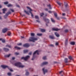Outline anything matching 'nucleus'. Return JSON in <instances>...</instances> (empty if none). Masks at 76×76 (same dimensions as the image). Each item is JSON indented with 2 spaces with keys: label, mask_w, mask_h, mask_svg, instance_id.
<instances>
[{
  "label": "nucleus",
  "mask_w": 76,
  "mask_h": 76,
  "mask_svg": "<svg viewBox=\"0 0 76 76\" xmlns=\"http://www.w3.org/2000/svg\"><path fill=\"white\" fill-rule=\"evenodd\" d=\"M29 70L30 71H31V72H32L34 70V69L32 68H30Z\"/></svg>",
  "instance_id": "obj_38"
},
{
  "label": "nucleus",
  "mask_w": 76,
  "mask_h": 76,
  "mask_svg": "<svg viewBox=\"0 0 76 76\" xmlns=\"http://www.w3.org/2000/svg\"><path fill=\"white\" fill-rule=\"evenodd\" d=\"M50 47H53L54 45H50Z\"/></svg>",
  "instance_id": "obj_55"
},
{
  "label": "nucleus",
  "mask_w": 76,
  "mask_h": 76,
  "mask_svg": "<svg viewBox=\"0 0 76 76\" xmlns=\"http://www.w3.org/2000/svg\"><path fill=\"white\" fill-rule=\"evenodd\" d=\"M43 60H46L47 59V57L46 56H44L42 58Z\"/></svg>",
  "instance_id": "obj_33"
},
{
  "label": "nucleus",
  "mask_w": 76,
  "mask_h": 76,
  "mask_svg": "<svg viewBox=\"0 0 76 76\" xmlns=\"http://www.w3.org/2000/svg\"><path fill=\"white\" fill-rule=\"evenodd\" d=\"M64 31L65 32H69V30L67 29H66Z\"/></svg>",
  "instance_id": "obj_44"
},
{
  "label": "nucleus",
  "mask_w": 76,
  "mask_h": 76,
  "mask_svg": "<svg viewBox=\"0 0 76 76\" xmlns=\"http://www.w3.org/2000/svg\"><path fill=\"white\" fill-rule=\"evenodd\" d=\"M58 45V42H56V45Z\"/></svg>",
  "instance_id": "obj_52"
},
{
  "label": "nucleus",
  "mask_w": 76,
  "mask_h": 76,
  "mask_svg": "<svg viewBox=\"0 0 76 76\" xmlns=\"http://www.w3.org/2000/svg\"><path fill=\"white\" fill-rule=\"evenodd\" d=\"M24 12H25V13H26L27 15H29V12H28L26 11V10H24Z\"/></svg>",
  "instance_id": "obj_27"
},
{
  "label": "nucleus",
  "mask_w": 76,
  "mask_h": 76,
  "mask_svg": "<svg viewBox=\"0 0 76 76\" xmlns=\"http://www.w3.org/2000/svg\"><path fill=\"white\" fill-rule=\"evenodd\" d=\"M10 10H11V11H12V12H15L14 10L13 9H10Z\"/></svg>",
  "instance_id": "obj_41"
},
{
  "label": "nucleus",
  "mask_w": 76,
  "mask_h": 76,
  "mask_svg": "<svg viewBox=\"0 0 76 76\" xmlns=\"http://www.w3.org/2000/svg\"><path fill=\"white\" fill-rule=\"evenodd\" d=\"M14 65L15 66L18 67L19 68H23V67H25V66L22 65V64L20 62L15 63L14 64Z\"/></svg>",
  "instance_id": "obj_1"
},
{
  "label": "nucleus",
  "mask_w": 76,
  "mask_h": 76,
  "mask_svg": "<svg viewBox=\"0 0 76 76\" xmlns=\"http://www.w3.org/2000/svg\"><path fill=\"white\" fill-rule=\"evenodd\" d=\"M8 69L10 70V72H13V70L12 69H10L9 68H8Z\"/></svg>",
  "instance_id": "obj_49"
},
{
  "label": "nucleus",
  "mask_w": 76,
  "mask_h": 76,
  "mask_svg": "<svg viewBox=\"0 0 76 76\" xmlns=\"http://www.w3.org/2000/svg\"><path fill=\"white\" fill-rule=\"evenodd\" d=\"M68 42V39H66L65 42V45H67V43Z\"/></svg>",
  "instance_id": "obj_21"
},
{
  "label": "nucleus",
  "mask_w": 76,
  "mask_h": 76,
  "mask_svg": "<svg viewBox=\"0 0 76 76\" xmlns=\"http://www.w3.org/2000/svg\"><path fill=\"white\" fill-rule=\"evenodd\" d=\"M44 15V14L43 13H42L40 14V15L41 16H43Z\"/></svg>",
  "instance_id": "obj_40"
},
{
  "label": "nucleus",
  "mask_w": 76,
  "mask_h": 76,
  "mask_svg": "<svg viewBox=\"0 0 76 76\" xmlns=\"http://www.w3.org/2000/svg\"><path fill=\"white\" fill-rule=\"evenodd\" d=\"M11 56V54H9L8 55H4V57L5 58H9L10 57V56Z\"/></svg>",
  "instance_id": "obj_11"
},
{
  "label": "nucleus",
  "mask_w": 76,
  "mask_h": 76,
  "mask_svg": "<svg viewBox=\"0 0 76 76\" xmlns=\"http://www.w3.org/2000/svg\"><path fill=\"white\" fill-rule=\"evenodd\" d=\"M42 70L43 71L44 75L45 74V73H48V70L47 69H45V68H44L42 69Z\"/></svg>",
  "instance_id": "obj_6"
},
{
  "label": "nucleus",
  "mask_w": 76,
  "mask_h": 76,
  "mask_svg": "<svg viewBox=\"0 0 76 76\" xmlns=\"http://www.w3.org/2000/svg\"><path fill=\"white\" fill-rule=\"evenodd\" d=\"M23 46L24 47H29V45L28 44L26 43L23 45Z\"/></svg>",
  "instance_id": "obj_10"
},
{
  "label": "nucleus",
  "mask_w": 76,
  "mask_h": 76,
  "mask_svg": "<svg viewBox=\"0 0 76 76\" xmlns=\"http://www.w3.org/2000/svg\"><path fill=\"white\" fill-rule=\"evenodd\" d=\"M1 67L3 68V69H6V68L8 67V66H6V65H1Z\"/></svg>",
  "instance_id": "obj_15"
},
{
  "label": "nucleus",
  "mask_w": 76,
  "mask_h": 76,
  "mask_svg": "<svg viewBox=\"0 0 76 76\" xmlns=\"http://www.w3.org/2000/svg\"><path fill=\"white\" fill-rule=\"evenodd\" d=\"M36 53H37V54L38 55H39V53H38V51L37 50L36 51H35L34 53H33V58H32L31 60H34V59H35V57H36V56H35V54H36Z\"/></svg>",
  "instance_id": "obj_3"
},
{
  "label": "nucleus",
  "mask_w": 76,
  "mask_h": 76,
  "mask_svg": "<svg viewBox=\"0 0 76 76\" xmlns=\"http://www.w3.org/2000/svg\"><path fill=\"white\" fill-rule=\"evenodd\" d=\"M55 35H56V36L57 37H59V36H60L59 35V34H58L57 33H55Z\"/></svg>",
  "instance_id": "obj_22"
},
{
  "label": "nucleus",
  "mask_w": 76,
  "mask_h": 76,
  "mask_svg": "<svg viewBox=\"0 0 76 76\" xmlns=\"http://www.w3.org/2000/svg\"><path fill=\"white\" fill-rule=\"evenodd\" d=\"M70 44H71V45H75V42H71Z\"/></svg>",
  "instance_id": "obj_24"
},
{
  "label": "nucleus",
  "mask_w": 76,
  "mask_h": 76,
  "mask_svg": "<svg viewBox=\"0 0 76 76\" xmlns=\"http://www.w3.org/2000/svg\"><path fill=\"white\" fill-rule=\"evenodd\" d=\"M48 62H43L41 64V66H43L44 65H46L47 64H48Z\"/></svg>",
  "instance_id": "obj_7"
},
{
  "label": "nucleus",
  "mask_w": 76,
  "mask_h": 76,
  "mask_svg": "<svg viewBox=\"0 0 76 76\" xmlns=\"http://www.w3.org/2000/svg\"><path fill=\"white\" fill-rule=\"evenodd\" d=\"M10 35H11V33L10 32H9L8 34H7V35L8 36H10Z\"/></svg>",
  "instance_id": "obj_43"
},
{
  "label": "nucleus",
  "mask_w": 76,
  "mask_h": 76,
  "mask_svg": "<svg viewBox=\"0 0 76 76\" xmlns=\"http://www.w3.org/2000/svg\"><path fill=\"white\" fill-rule=\"evenodd\" d=\"M10 13H11V12H9L6 13V15L4 16V18H5V19L7 18V16H8L9 14H10Z\"/></svg>",
  "instance_id": "obj_8"
},
{
  "label": "nucleus",
  "mask_w": 76,
  "mask_h": 76,
  "mask_svg": "<svg viewBox=\"0 0 76 76\" xmlns=\"http://www.w3.org/2000/svg\"><path fill=\"white\" fill-rule=\"evenodd\" d=\"M2 42H4V43L5 42V40L4 39L2 40Z\"/></svg>",
  "instance_id": "obj_48"
},
{
  "label": "nucleus",
  "mask_w": 76,
  "mask_h": 76,
  "mask_svg": "<svg viewBox=\"0 0 76 76\" xmlns=\"http://www.w3.org/2000/svg\"><path fill=\"white\" fill-rule=\"evenodd\" d=\"M64 61L65 63H69V61H68V59H67V58H65Z\"/></svg>",
  "instance_id": "obj_19"
},
{
  "label": "nucleus",
  "mask_w": 76,
  "mask_h": 76,
  "mask_svg": "<svg viewBox=\"0 0 76 76\" xmlns=\"http://www.w3.org/2000/svg\"><path fill=\"white\" fill-rule=\"evenodd\" d=\"M41 32H45V29H41Z\"/></svg>",
  "instance_id": "obj_30"
},
{
  "label": "nucleus",
  "mask_w": 76,
  "mask_h": 76,
  "mask_svg": "<svg viewBox=\"0 0 76 76\" xmlns=\"http://www.w3.org/2000/svg\"><path fill=\"white\" fill-rule=\"evenodd\" d=\"M22 43H18L17 44V45H18V46H20V45H22Z\"/></svg>",
  "instance_id": "obj_37"
},
{
  "label": "nucleus",
  "mask_w": 76,
  "mask_h": 76,
  "mask_svg": "<svg viewBox=\"0 0 76 76\" xmlns=\"http://www.w3.org/2000/svg\"><path fill=\"white\" fill-rule=\"evenodd\" d=\"M2 10L3 11V13H5V12L7 10H6V8H4L2 9Z\"/></svg>",
  "instance_id": "obj_20"
},
{
  "label": "nucleus",
  "mask_w": 76,
  "mask_h": 76,
  "mask_svg": "<svg viewBox=\"0 0 76 76\" xmlns=\"http://www.w3.org/2000/svg\"><path fill=\"white\" fill-rule=\"evenodd\" d=\"M56 18H57V19L58 20H59V19H60V18H59V17H56Z\"/></svg>",
  "instance_id": "obj_57"
},
{
  "label": "nucleus",
  "mask_w": 76,
  "mask_h": 76,
  "mask_svg": "<svg viewBox=\"0 0 76 76\" xmlns=\"http://www.w3.org/2000/svg\"><path fill=\"white\" fill-rule=\"evenodd\" d=\"M31 36H32L33 37L34 36V35H35V34L34 33H31Z\"/></svg>",
  "instance_id": "obj_31"
},
{
  "label": "nucleus",
  "mask_w": 76,
  "mask_h": 76,
  "mask_svg": "<svg viewBox=\"0 0 76 76\" xmlns=\"http://www.w3.org/2000/svg\"><path fill=\"white\" fill-rule=\"evenodd\" d=\"M51 20L52 22H53L54 23V22H55V20H54V19H53V18H51Z\"/></svg>",
  "instance_id": "obj_34"
},
{
  "label": "nucleus",
  "mask_w": 76,
  "mask_h": 76,
  "mask_svg": "<svg viewBox=\"0 0 76 76\" xmlns=\"http://www.w3.org/2000/svg\"><path fill=\"white\" fill-rule=\"evenodd\" d=\"M35 18L36 19H38L39 18L38 17V16L37 15H36L35 16Z\"/></svg>",
  "instance_id": "obj_42"
},
{
  "label": "nucleus",
  "mask_w": 76,
  "mask_h": 76,
  "mask_svg": "<svg viewBox=\"0 0 76 76\" xmlns=\"http://www.w3.org/2000/svg\"><path fill=\"white\" fill-rule=\"evenodd\" d=\"M15 57H12V60H15Z\"/></svg>",
  "instance_id": "obj_51"
},
{
  "label": "nucleus",
  "mask_w": 76,
  "mask_h": 76,
  "mask_svg": "<svg viewBox=\"0 0 76 76\" xmlns=\"http://www.w3.org/2000/svg\"><path fill=\"white\" fill-rule=\"evenodd\" d=\"M4 4H8V2H4Z\"/></svg>",
  "instance_id": "obj_45"
},
{
  "label": "nucleus",
  "mask_w": 76,
  "mask_h": 76,
  "mask_svg": "<svg viewBox=\"0 0 76 76\" xmlns=\"http://www.w3.org/2000/svg\"><path fill=\"white\" fill-rule=\"evenodd\" d=\"M64 6L65 7V8H67V7H68V4H67V3L64 2Z\"/></svg>",
  "instance_id": "obj_17"
},
{
  "label": "nucleus",
  "mask_w": 76,
  "mask_h": 76,
  "mask_svg": "<svg viewBox=\"0 0 76 76\" xmlns=\"http://www.w3.org/2000/svg\"><path fill=\"white\" fill-rule=\"evenodd\" d=\"M29 40L30 42L32 41V42H35V41L38 40V39L34 37H30Z\"/></svg>",
  "instance_id": "obj_2"
},
{
  "label": "nucleus",
  "mask_w": 76,
  "mask_h": 76,
  "mask_svg": "<svg viewBox=\"0 0 76 76\" xmlns=\"http://www.w3.org/2000/svg\"><path fill=\"white\" fill-rule=\"evenodd\" d=\"M28 51H29V50H23L24 53V54L28 53Z\"/></svg>",
  "instance_id": "obj_16"
},
{
  "label": "nucleus",
  "mask_w": 76,
  "mask_h": 76,
  "mask_svg": "<svg viewBox=\"0 0 76 76\" xmlns=\"http://www.w3.org/2000/svg\"><path fill=\"white\" fill-rule=\"evenodd\" d=\"M69 59H70V60H73V58H72V57L70 56L69 57Z\"/></svg>",
  "instance_id": "obj_26"
},
{
  "label": "nucleus",
  "mask_w": 76,
  "mask_h": 76,
  "mask_svg": "<svg viewBox=\"0 0 76 76\" xmlns=\"http://www.w3.org/2000/svg\"><path fill=\"white\" fill-rule=\"evenodd\" d=\"M57 4H58V5H59V6H61V3L60 2L58 1H57Z\"/></svg>",
  "instance_id": "obj_35"
},
{
  "label": "nucleus",
  "mask_w": 76,
  "mask_h": 76,
  "mask_svg": "<svg viewBox=\"0 0 76 76\" xmlns=\"http://www.w3.org/2000/svg\"><path fill=\"white\" fill-rule=\"evenodd\" d=\"M49 13H52V12H51V11H48Z\"/></svg>",
  "instance_id": "obj_59"
},
{
  "label": "nucleus",
  "mask_w": 76,
  "mask_h": 76,
  "mask_svg": "<svg viewBox=\"0 0 76 76\" xmlns=\"http://www.w3.org/2000/svg\"><path fill=\"white\" fill-rule=\"evenodd\" d=\"M54 15L55 17H56V18H57V13H54Z\"/></svg>",
  "instance_id": "obj_28"
},
{
  "label": "nucleus",
  "mask_w": 76,
  "mask_h": 76,
  "mask_svg": "<svg viewBox=\"0 0 76 76\" xmlns=\"http://www.w3.org/2000/svg\"><path fill=\"white\" fill-rule=\"evenodd\" d=\"M2 41V39L1 38H0V41Z\"/></svg>",
  "instance_id": "obj_64"
},
{
  "label": "nucleus",
  "mask_w": 76,
  "mask_h": 76,
  "mask_svg": "<svg viewBox=\"0 0 76 76\" xmlns=\"http://www.w3.org/2000/svg\"><path fill=\"white\" fill-rule=\"evenodd\" d=\"M58 30H60V29H58L57 28H52V31H58Z\"/></svg>",
  "instance_id": "obj_18"
},
{
  "label": "nucleus",
  "mask_w": 76,
  "mask_h": 76,
  "mask_svg": "<svg viewBox=\"0 0 76 76\" xmlns=\"http://www.w3.org/2000/svg\"><path fill=\"white\" fill-rule=\"evenodd\" d=\"M49 9H51L52 8H51V6L49 7Z\"/></svg>",
  "instance_id": "obj_61"
},
{
  "label": "nucleus",
  "mask_w": 76,
  "mask_h": 76,
  "mask_svg": "<svg viewBox=\"0 0 76 76\" xmlns=\"http://www.w3.org/2000/svg\"><path fill=\"white\" fill-rule=\"evenodd\" d=\"M54 63H55V64H56V63H57V62L56 61V62H54Z\"/></svg>",
  "instance_id": "obj_60"
},
{
  "label": "nucleus",
  "mask_w": 76,
  "mask_h": 76,
  "mask_svg": "<svg viewBox=\"0 0 76 76\" xmlns=\"http://www.w3.org/2000/svg\"><path fill=\"white\" fill-rule=\"evenodd\" d=\"M27 8H28V9L30 10L29 12L31 14V16L32 17V18H34V15L33 14H32V12H31V11H32V10L30 8V7H27Z\"/></svg>",
  "instance_id": "obj_5"
},
{
  "label": "nucleus",
  "mask_w": 76,
  "mask_h": 76,
  "mask_svg": "<svg viewBox=\"0 0 76 76\" xmlns=\"http://www.w3.org/2000/svg\"><path fill=\"white\" fill-rule=\"evenodd\" d=\"M62 15L63 16H65V15H66V14L64 13H63L62 14Z\"/></svg>",
  "instance_id": "obj_56"
},
{
  "label": "nucleus",
  "mask_w": 76,
  "mask_h": 76,
  "mask_svg": "<svg viewBox=\"0 0 76 76\" xmlns=\"http://www.w3.org/2000/svg\"><path fill=\"white\" fill-rule=\"evenodd\" d=\"M30 56H26L25 57H23L21 58V59L24 60L25 61H27L29 58Z\"/></svg>",
  "instance_id": "obj_4"
},
{
  "label": "nucleus",
  "mask_w": 76,
  "mask_h": 76,
  "mask_svg": "<svg viewBox=\"0 0 76 76\" xmlns=\"http://www.w3.org/2000/svg\"><path fill=\"white\" fill-rule=\"evenodd\" d=\"M7 75L9 76H12V73L11 72H8L7 73Z\"/></svg>",
  "instance_id": "obj_25"
},
{
  "label": "nucleus",
  "mask_w": 76,
  "mask_h": 76,
  "mask_svg": "<svg viewBox=\"0 0 76 76\" xmlns=\"http://www.w3.org/2000/svg\"><path fill=\"white\" fill-rule=\"evenodd\" d=\"M36 21L37 22H39V21L38 20H37Z\"/></svg>",
  "instance_id": "obj_63"
},
{
  "label": "nucleus",
  "mask_w": 76,
  "mask_h": 76,
  "mask_svg": "<svg viewBox=\"0 0 76 76\" xmlns=\"http://www.w3.org/2000/svg\"><path fill=\"white\" fill-rule=\"evenodd\" d=\"M16 7H20L19 6V5H16Z\"/></svg>",
  "instance_id": "obj_53"
},
{
  "label": "nucleus",
  "mask_w": 76,
  "mask_h": 76,
  "mask_svg": "<svg viewBox=\"0 0 76 76\" xmlns=\"http://www.w3.org/2000/svg\"><path fill=\"white\" fill-rule=\"evenodd\" d=\"M15 48H19V47H18L17 46H15Z\"/></svg>",
  "instance_id": "obj_62"
},
{
  "label": "nucleus",
  "mask_w": 76,
  "mask_h": 76,
  "mask_svg": "<svg viewBox=\"0 0 76 76\" xmlns=\"http://www.w3.org/2000/svg\"><path fill=\"white\" fill-rule=\"evenodd\" d=\"M15 55H19V53L17 52H16L15 53Z\"/></svg>",
  "instance_id": "obj_39"
},
{
  "label": "nucleus",
  "mask_w": 76,
  "mask_h": 76,
  "mask_svg": "<svg viewBox=\"0 0 76 76\" xmlns=\"http://www.w3.org/2000/svg\"><path fill=\"white\" fill-rule=\"evenodd\" d=\"M63 72V71H61L59 72V74H61L62 72Z\"/></svg>",
  "instance_id": "obj_50"
},
{
  "label": "nucleus",
  "mask_w": 76,
  "mask_h": 76,
  "mask_svg": "<svg viewBox=\"0 0 76 76\" xmlns=\"http://www.w3.org/2000/svg\"><path fill=\"white\" fill-rule=\"evenodd\" d=\"M47 6L50 7L51 6V5H50V4H49V5H47Z\"/></svg>",
  "instance_id": "obj_54"
},
{
  "label": "nucleus",
  "mask_w": 76,
  "mask_h": 76,
  "mask_svg": "<svg viewBox=\"0 0 76 76\" xmlns=\"http://www.w3.org/2000/svg\"><path fill=\"white\" fill-rule=\"evenodd\" d=\"M42 35V34L37 33V35L38 36H41Z\"/></svg>",
  "instance_id": "obj_29"
},
{
  "label": "nucleus",
  "mask_w": 76,
  "mask_h": 76,
  "mask_svg": "<svg viewBox=\"0 0 76 76\" xmlns=\"http://www.w3.org/2000/svg\"><path fill=\"white\" fill-rule=\"evenodd\" d=\"M32 53V52H30L28 53L29 55H30V56L31 55Z\"/></svg>",
  "instance_id": "obj_46"
},
{
  "label": "nucleus",
  "mask_w": 76,
  "mask_h": 76,
  "mask_svg": "<svg viewBox=\"0 0 76 76\" xmlns=\"http://www.w3.org/2000/svg\"><path fill=\"white\" fill-rule=\"evenodd\" d=\"M50 38V39H54V36H49V37Z\"/></svg>",
  "instance_id": "obj_23"
},
{
  "label": "nucleus",
  "mask_w": 76,
  "mask_h": 76,
  "mask_svg": "<svg viewBox=\"0 0 76 76\" xmlns=\"http://www.w3.org/2000/svg\"><path fill=\"white\" fill-rule=\"evenodd\" d=\"M16 50H20L21 49V48H15Z\"/></svg>",
  "instance_id": "obj_47"
},
{
  "label": "nucleus",
  "mask_w": 76,
  "mask_h": 76,
  "mask_svg": "<svg viewBox=\"0 0 76 76\" xmlns=\"http://www.w3.org/2000/svg\"><path fill=\"white\" fill-rule=\"evenodd\" d=\"M44 19L47 23H49V20H48V19H47L45 18H44Z\"/></svg>",
  "instance_id": "obj_13"
},
{
  "label": "nucleus",
  "mask_w": 76,
  "mask_h": 76,
  "mask_svg": "<svg viewBox=\"0 0 76 76\" xmlns=\"http://www.w3.org/2000/svg\"><path fill=\"white\" fill-rule=\"evenodd\" d=\"M45 11H48V9L47 8L45 9Z\"/></svg>",
  "instance_id": "obj_58"
},
{
  "label": "nucleus",
  "mask_w": 76,
  "mask_h": 76,
  "mask_svg": "<svg viewBox=\"0 0 76 76\" xmlns=\"http://www.w3.org/2000/svg\"><path fill=\"white\" fill-rule=\"evenodd\" d=\"M26 76H29V72L27 70H26Z\"/></svg>",
  "instance_id": "obj_14"
},
{
  "label": "nucleus",
  "mask_w": 76,
  "mask_h": 76,
  "mask_svg": "<svg viewBox=\"0 0 76 76\" xmlns=\"http://www.w3.org/2000/svg\"><path fill=\"white\" fill-rule=\"evenodd\" d=\"M3 50L5 52H7L9 51V49L8 48H3Z\"/></svg>",
  "instance_id": "obj_12"
},
{
  "label": "nucleus",
  "mask_w": 76,
  "mask_h": 76,
  "mask_svg": "<svg viewBox=\"0 0 76 76\" xmlns=\"http://www.w3.org/2000/svg\"><path fill=\"white\" fill-rule=\"evenodd\" d=\"M6 47H9V48H11V45H6Z\"/></svg>",
  "instance_id": "obj_36"
},
{
  "label": "nucleus",
  "mask_w": 76,
  "mask_h": 76,
  "mask_svg": "<svg viewBox=\"0 0 76 76\" xmlns=\"http://www.w3.org/2000/svg\"><path fill=\"white\" fill-rule=\"evenodd\" d=\"M8 7H12V6H13V5L11 4H9L7 5Z\"/></svg>",
  "instance_id": "obj_32"
},
{
  "label": "nucleus",
  "mask_w": 76,
  "mask_h": 76,
  "mask_svg": "<svg viewBox=\"0 0 76 76\" xmlns=\"http://www.w3.org/2000/svg\"><path fill=\"white\" fill-rule=\"evenodd\" d=\"M7 30H8V29H7V28H4L2 30V32H3V33H5V32H6Z\"/></svg>",
  "instance_id": "obj_9"
}]
</instances>
